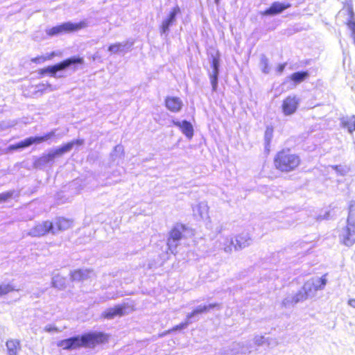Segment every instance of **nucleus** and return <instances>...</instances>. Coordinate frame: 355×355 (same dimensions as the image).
Instances as JSON below:
<instances>
[{
	"instance_id": "nucleus-21",
	"label": "nucleus",
	"mask_w": 355,
	"mask_h": 355,
	"mask_svg": "<svg viewBox=\"0 0 355 355\" xmlns=\"http://www.w3.org/2000/svg\"><path fill=\"white\" fill-rule=\"evenodd\" d=\"M274 128L267 126L264 132V148L267 155L270 152V144L273 138Z\"/></svg>"
},
{
	"instance_id": "nucleus-6",
	"label": "nucleus",
	"mask_w": 355,
	"mask_h": 355,
	"mask_svg": "<svg viewBox=\"0 0 355 355\" xmlns=\"http://www.w3.org/2000/svg\"><path fill=\"white\" fill-rule=\"evenodd\" d=\"M338 236L342 244L347 247L352 246L355 243V225L346 223Z\"/></svg>"
},
{
	"instance_id": "nucleus-11",
	"label": "nucleus",
	"mask_w": 355,
	"mask_h": 355,
	"mask_svg": "<svg viewBox=\"0 0 355 355\" xmlns=\"http://www.w3.org/2000/svg\"><path fill=\"white\" fill-rule=\"evenodd\" d=\"M53 223L52 234L63 232L69 229L73 224V220L64 217H56Z\"/></svg>"
},
{
	"instance_id": "nucleus-3",
	"label": "nucleus",
	"mask_w": 355,
	"mask_h": 355,
	"mask_svg": "<svg viewBox=\"0 0 355 355\" xmlns=\"http://www.w3.org/2000/svg\"><path fill=\"white\" fill-rule=\"evenodd\" d=\"M85 347H94L98 345L107 343L110 335L101 331L83 334Z\"/></svg>"
},
{
	"instance_id": "nucleus-22",
	"label": "nucleus",
	"mask_w": 355,
	"mask_h": 355,
	"mask_svg": "<svg viewBox=\"0 0 355 355\" xmlns=\"http://www.w3.org/2000/svg\"><path fill=\"white\" fill-rule=\"evenodd\" d=\"M8 355H17L21 349L20 341L16 339L8 340L6 343Z\"/></svg>"
},
{
	"instance_id": "nucleus-7",
	"label": "nucleus",
	"mask_w": 355,
	"mask_h": 355,
	"mask_svg": "<svg viewBox=\"0 0 355 355\" xmlns=\"http://www.w3.org/2000/svg\"><path fill=\"white\" fill-rule=\"evenodd\" d=\"M299 104L300 100L296 96H287L282 103V112L286 116L293 114L297 111Z\"/></svg>"
},
{
	"instance_id": "nucleus-26",
	"label": "nucleus",
	"mask_w": 355,
	"mask_h": 355,
	"mask_svg": "<svg viewBox=\"0 0 355 355\" xmlns=\"http://www.w3.org/2000/svg\"><path fill=\"white\" fill-rule=\"evenodd\" d=\"M311 288H306L305 286L303 287L302 291H300L294 297L295 302H298L300 301H304L307 299L309 295V291H311Z\"/></svg>"
},
{
	"instance_id": "nucleus-25",
	"label": "nucleus",
	"mask_w": 355,
	"mask_h": 355,
	"mask_svg": "<svg viewBox=\"0 0 355 355\" xmlns=\"http://www.w3.org/2000/svg\"><path fill=\"white\" fill-rule=\"evenodd\" d=\"M217 306L216 304H210L209 305L199 306L195 309L189 315L191 318L196 314L202 313L208 311L209 309H213Z\"/></svg>"
},
{
	"instance_id": "nucleus-33",
	"label": "nucleus",
	"mask_w": 355,
	"mask_h": 355,
	"mask_svg": "<svg viewBox=\"0 0 355 355\" xmlns=\"http://www.w3.org/2000/svg\"><path fill=\"white\" fill-rule=\"evenodd\" d=\"M122 46L123 45L121 43L112 44L108 46V51L113 53H116L121 51Z\"/></svg>"
},
{
	"instance_id": "nucleus-27",
	"label": "nucleus",
	"mask_w": 355,
	"mask_h": 355,
	"mask_svg": "<svg viewBox=\"0 0 355 355\" xmlns=\"http://www.w3.org/2000/svg\"><path fill=\"white\" fill-rule=\"evenodd\" d=\"M59 156L58 154L55 153V150L53 152H50L47 154L43 155L41 157H40L39 160L42 163H48L53 162L55 157Z\"/></svg>"
},
{
	"instance_id": "nucleus-40",
	"label": "nucleus",
	"mask_w": 355,
	"mask_h": 355,
	"mask_svg": "<svg viewBox=\"0 0 355 355\" xmlns=\"http://www.w3.org/2000/svg\"><path fill=\"white\" fill-rule=\"evenodd\" d=\"M348 304L352 308L355 309V299H350L348 300Z\"/></svg>"
},
{
	"instance_id": "nucleus-38",
	"label": "nucleus",
	"mask_w": 355,
	"mask_h": 355,
	"mask_svg": "<svg viewBox=\"0 0 355 355\" xmlns=\"http://www.w3.org/2000/svg\"><path fill=\"white\" fill-rule=\"evenodd\" d=\"M19 148H22L21 141H19V142H18L17 144L10 145L8 148V149L9 150H16L19 149Z\"/></svg>"
},
{
	"instance_id": "nucleus-17",
	"label": "nucleus",
	"mask_w": 355,
	"mask_h": 355,
	"mask_svg": "<svg viewBox=\"0 0 355 355\" xmlns=\"http://www.w3.org/2000/svg\"><path fill=\"white\" fill-rule=\"evenodd\" d=\"M83 144L84 140L82 139L72 140L56 148L55 153L58 154L59 156L62 155L64 153L70 151L74 146H82Z\"/></svg>"
},
{
	"instance_id": "nucleus-5",
	"label": "nucleus",
	"mask_w": 355,
	"mask_h": 355,
	"mask_svg": "<svg viewBox=\"0 0 355 355\" xmlns=\"http://www.w3.org/2000/svg\"><path fill=\"white\" fill-rule=\"evenodd\" d=\"M129 308L130 306L126 303L117 304L105 310L101 313V318L103 319L110 320L115 317H121L129 312Z\"/></svg>"
},
{
	"instance_id": "nucleus-24",
	"label": "nucleus",
	"mask_w": 355,
	"mask_h": 355,
	"mask_svg": "<svg viewBox=\"0 0 355 355\" xmlns=\"http://www.w3.org/2000/svg\"><path fill=\"white\" fill-rule=\"evenodd\" d=\"M308 71H297L292 73L289 76V79L292 80L295 84H298L304 81L309 76Z\"/></svg>"
},
{
	"instance_id": "nucleus-29",
	"label": "nucleus",
	"mask_w": 355,
	"mask_h": 355,
	"mask_svg": "<svg viewBox=\"0 0 355 355\" xmlns=\"http://www.w3.org/2000/svg\"><path fill=\"white\" fill-rule=\"evenodd\" d=\"M15 291L17 290L11 284H0V296L6 295Z\"/></svg>"
},
{
	"instance_id": "nucleus-34",
	"label": "nucleus",
	"mask_w": 355,
	"mask_h": 355,
	"mask_svg": "<svg viewBox=\"0 0 355 355\" xmlns=\"http://www.w3.org/2000/svg\"><path fill=\"white\" fill-rule=\"evenodd\" d=\"M13 193L14 191H7L0 193V203L10 199L13 196Z\"/></svg>"
},
{
	"instance_id": "nucleus-15",
	"label": "nucleus",
	"mask_w": 355,
	"mask_h": 355,
	"mask_svg": "<svg viewBox=\"0 0 355 355\" xmlns=\"http://www.w3.org/2000/svg\"><path fill=\"white\" fill-rule=\"evenodd\" d=\"M187 227L183 224H177L169 232L167 243L169 245L171 243L179 241L183 238V232L186 231Z\"/></svg>"
},
{
	"instance_id": "nucleus-28",
	"label": "nucleus",
	"mask_w": 355,
	"mask_h": 355,
	"mask_svg": "<svg viewBox=\"0 0 355 355\" xmlns=\"http://www.w3.org/2000/svg\"><path fill=\"white\" fill-rule=\"evenodd\" d=\"M180 12V8L178 6H174L170 11L168 17L165 19L171 24L175 21V17Z\"/></svg>"
},
{
	"instance_id": "nucleus-35",
	"label": "nucleus",
	"mask_w": 355,
	"mask_h": 355,
	"mask_svg": "<svg viewBox=\"0 0 355 355\" xmlns=\"http://www.w3.org/2000/svg\"><path fill=\"white\" fill-rule=\"evenodd\" d=\"M319 285L314 286V290L317 291L318 289H322L324 287L327 283V279L325 275L322 276L318 279Z\"/></svg>"
},
{
	"instance_id": "nucleus-41",
	"label": "nucleus",
	"mask_w": 355,
	"mask_h": 355,
	"mask_svg": "<svg viewBox=\"0 0 355 355\" xmlns=\"http://www.w3.org/2000/svg\"><path fill=\"white\" fill-rule=\"evenodd\" d=\"M40 86H42L43 89H46V88L51 87V85L49 83H42L40 85Z\"/></svg>"
},
{
	"instance_id": "nucleus-32",
	"label": "nucleus",
	"mask_w": 355,
	"mask_h": 355,
	"mask_svg": "<svg viewBox=\"0 0 355 355\" xmlns=\"http://www.w3.org/2000/svg\"><path fill=\"white\" fill-rule=\"evenodd\" d=\"M172 24H173L169 22L166 19H164L159 27L160 33L162 34L166 33L169 30V28Z\"/></svg>"
},
{
	"instance_id": "nucleus-8",
	"label": "nucleus",
	"mask_w": 355,
	"mask_h": 355,
	"mask_svg": "<svg viewBox=\"0 0 355 355\" xmlns=\"http://www.w3.org/2000/svg\"><path fill=\"white\" fill-rule=\"evenodd\" d=\"M80 28V26L78 24L64 23L60 25L51 27L46 31L48 36L52 37L62 33L73 32Z\"/></svg>"
},
{
	"instance_id": "nucleus-9",
	"label": "nucleus",
	"mask_w": 355,
	"mask_h": 355,
	"mask_svg": "<svg viewBox=\"0 0 355 355\" xmlns=\"http://www.w3.org/2000/svg\"><path fill=\"white\" fill-rule=\"evenodd\" d=\"M220 60V54L218 51H216L215 54L212 55L211 56L212 72L209 75V79L212 86L213 91H216L217 88Z\"/></svg>"
},
{
	"instance_id": "nucleus-2",
	"label": "nucleus",
	"mask_w": 355,
	"mask_h": 355,
	"mask_svg": "<svg viewBox=\"0 0 355 355\" xmlns=\"http://www.w3.org/2000/svg\"><path fill=\"white\" fill-rule=\"evenodd\" d=\"M84 60L83 58L78 56L70 57L54 65L49 66L40 69L39 73L41 76L49 73L51 76H55V74L58 71L64 70L71 65L82 64Z\"/></svg>"
},
{
	"instance_id": "nucleus-37",
	"label": "nucleus",
	"mask_w": 355,
	"mask_h": 355,
	"mask_svg": "<svg viewBox=\"0 0 355 355\" xmlns=\"http://www.w3.org/2000/svg\"><path fill=\"white\" fill-rule=\"evenodd\" d=\"M44 331L46 332H58L60 330L55 326L53 324H49L44 327Z\"/></svg>"
},
{
	"instance_id": "nucleus-31",
	"label": "nucleus",
	"mask_w": 355,
	"mask_h": 355,
	"mask_svg": "<svg viewBox=\"0 0 355 355\" xmlns=\"http://www.w3.org/2000/svg\"><path fill=\"white\" fill-rule=\"evenodd\" d=\"M189 323H190L189 321H185V322H181L180 324L175 325V326L173 327L171 329L166 331V332L162 334V336L166 335L167 334H170L173 331L183 329L186 328L189 324Z\"/></svg>"
},
{
	"instance_id": "nucleus-12",
	"label": "nucleus",
	"mask_w": 355,
	"mask_h": 355,
	"mask_svg": "<svg viewBox=\"0 0 355 355\" xmlns=\"http://www.w3.org/2000/svg\"><path fill=\"white\" fill-rule=\"evenodd\" d=\"M52 221L44 220L36 224L32 229V233L35 236H42L49 232L52 233Z\"/></svg>"
},
{
	"instance_id": "nucleus-16",
	"label": "nucleus",
	"mask_w": 355,
	"mask_h": 355,
	"mask_svg": "<svg viewBox=\"0 0 355 355\" xmlns=\"http://www.w3.org/2000/svg\"><path fill=\"white\" fill-rule=\"evenodd\" d=\"M164 104L166 107L172 112H178L182 107V101L175 96H166Z\"/></svg>"
},
{
	"instance_id": "nucleus-19",
	"label": "nucleus",
	"mask_w": 355,
	"mask_h": 355,
	"mask_svg": "<svg viewBox=\"0 0 355 355\" xmlns=\"http://www.w3.org/2000/svg\"><path fill=\"white\" fill-rule=\"evenodd\" d=\"M340 126L344 129H347L349 133L355 131V115L341 117Z\"/></svg>"
},
{
	"instance_id": "nucleus-39",
	"label": "nucleus",
	"mask_w": 355,
	"mask_h": 355,
	"mask_svg": "<svg viewBox=\"0 0 355 355\" xmlns=\"http://www.w3.org/2000/svg\"><path fill=\"white\" fill-rule=\"evenodd\" d=\"M285 66H286V64H285V63L279 64V65L277 67V71H278V72H279V73H282V72L284 70Z\"/></svg>"
},
{
	"instance_id": "nucleus-13",
	"label": "nucleus",
	"mask_w": 355,
	"mask_h": 355,
	"mask_svg": "<svg viewBox=\"0 0 355 355\" xmlns=\"http://www.w3.org/2000/svg\"><path fill=\"white\" fill-rule=\"evenodd\" d=\"M347 12L349 19L346 22V25L350 29L352 32V37L353 39V42L355 45V13L354 12L353 5L352 3H345L343 8Z\"/></svg>"
},
{
	"instance_id": "nucleus-23",
	"label": "nucleus",
	"mask_w": 355,
	"mask_h": 355,
	"mask_svg": "<svg viewBox=\"0 0 355 355\" xmlns=\"http://www.w3.org/2000/svg\"><path fill=\"white\" fill-rule=\"evenodd\" d=\"M347 223L350 225H355V200H352L348 205V214Z\"/></svg>"
},
{
	"instance_id": "nucleus-20",
	"label": "nucleus",
	"mask_w": 355,
	"mask_h": 355,
	"mask_svg": "<svg viewBox=\"0 0 355 355\" xmlns=\"http://www.w3.org/2000/svg\"><path fill=\"white\" fill-rule=\"evenodd\" d=\"M235 249L243 248L249 245V238L244 234H238L231 241Z\"/></svg>"
},
{
	"instance_id": "nucleus-4",
	"label": "nucleus",
	"mask_w": 355,
	"mask_h": 355,
	"mask_svg": "<svg viewBox=\"0 0 355 355\" xmlns=\"http://www.w3.org/2000/svg\"><path fill=\"white\" fill-rule=\"evenodd\" d=\"M57 346L64 350H72L85 347L83 334L61 340L57 343Z\"/></svg>"
},
{
	"instance_id": "nucleus-18",
	"label": "nucleus",
	"mask_w": 355,
	"mask_h": 355,
	"mask_svg": "<svg viewBox=\"0 0 355 355\" xmlns=\"http://www.w3.org/2000/svg\"><path fill=\"white\" fill-rule=\"evenodd\" d=\"M173 124L178 127L186 137L191 139L193 135V128L190 122L187 121H174Z\"/></svg>"
},
{
	"instance_id": "nucleus-42",
	"label": "nucleus",
	"mask_w": 355,
	"mask_h": 355,
	"mask_svg": "<svg viewBox=\"0 0 355 355\" xmlns=\"http://www.w3.org/2000/svg\"><path fill=\"white\" fill-rule=\"evenodd\" d=\"M219 1H220V0H215V3L217 4L219 3Z\"/></svg>"
},
{
	"instance_id": "nucleus-36",
	"label": "nucleus",
	"mask_w": 355,
	"mask_h": 355,
	"mask_svg": "<svg viewBox=\"0 0 355 355\" xmlns=\"http://www.w3.org/2000/svg\"><path fill=\"white\" fill-rule=\"evenodd\" d=\"M52 286L55 288H58L63 286V283L62 282V279L58 277H55L53 278L51 282Z\"/></svg>"
},
{
	"instance_id": "nucleus-14",
	"label": "nucleus",
	"mask_w": 355,
	"mask_h": 355,
	"mask_svg": "<svg viewBox=\"0 0 355 355\" xmlns=\"http://www.w3.org/2000/svg\"><path fill=\"white\" fill-rule=\"evenodd\" d=\"M54 136L55 132L51 131L44 134L42 136L28 137L24 139L23 141H21L22 148H27L33 144H40L46 141Z\"/></svg>"
},
{
	"instance_id": "nucleus-10",
	"label": "nucleus",
	"mask_w": 355,
	"mask_h": 355,
	"mask_svg": "<svg viewBox=\"0 0 355 355\" xmlns=\"http://www.w3.org/2000/svg\"><path fill=\"white\" fill-rule=\"evenodd\" d=\"M291 5L289 3L273 2L270 6L261 12L262 16L275 15L289 8Z\"/></svg>"
},
{
	"instance_id": "nucleus-1",
	"label": "nucleus",
	"mask_w": 355,
	"mask_h": 355,
	"mask_svg": "<svg viewBox=\"0 0 355 355\" xmlns=\"http://www.w3.org/2000/svg\"><path fill=\"white\" fill-rule=\"evenodd\" d=\"M301 164L302 159L300 156L290 148L279 150L273 158L274 167L282 173H289L295 171Z\"/></svg>"
},
{
	"instance_id": "nucleus-30",
	"label": "nucleus",
	"mask_w": 355,
	"mask_h": 355,
	"mask_svg": "<svg viewBox=\"0 0 355 355\" xmlns=\"http://www.w3.org/2000/svg\"><path fill=\"white\" fill-rule=\"evenodd\" d=\"M55 55V52H51L48 56L39 55V56L32 58L31 61L35 63L44 62L46 60L51 59Z\"/></svg>"
}]
</instances>
